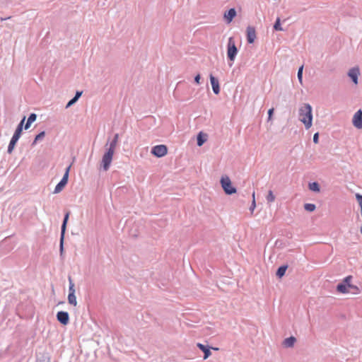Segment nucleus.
I'll return each mask as SVG.
<instances>
[{
  "mask_svg": "<svg viewBox=\"0 0 362 362\" xmlns=\"http://www.w3.org/2000/svg\"><path fill=\"white\" fill-rule=\"evenodd\" d=\"M299 119L303 122L307 129L313 124L312 107L307 103L303 104L299 109Z\"/></svg>",
  "mask_w": 362,
  "mask_h": 362,
  "instance_id": "nucleus-1",
  "label": "nucleus"
},
{
  "mask_svg": "<svg viewBox=\"0 0 362 362\" xmlns=\"http://www.w3.org/2000/svg\"><path fill=\"white\" fill-rule=\"evenodd\" d=\"M238 54V49L235 45V40L233 37L228 38L227 45V56L230 61L234 62Z\"/></svg>",
  "mask_w": 362,
  "mask_h": 362,
  "instance_id": "nucleus-2",
  "label": "nucleus"
},
{
  "mask_svg": "<svg viewBox=\"0 0 362 362\" xmlns=\"http://www.w3.org/2000/svg\"><path fill=\"white\" fill-rule=\"evenodd\" d=\"M221 184L226 194H233L236 192V189L232 185V182L228 176L221 177Z\"/></svg>",
  "mask_w": 362,
  "mask_h": 362,
  "instance_id": "nucleus-3",
  "label": "nucleus"
},
{
  "mask_svg": "<svg viewBox=\"0 0 362 362\" xmlns=\"http://www.w3.org/2000/svg\"><path fill=\"white\" fill-rule=\"evenodd\" d=\"M114 153L115 151L108 149L107 151L103 155L101 163L105 171H107L109 169L112 160Z\"/></svg>",
  "mask_w": 362,
  "mask_h": 362,
  "instance_id": "nucleus-4",
  "label": "nucleus"
},
{
  "mask_svg": "<svg viewBox=\"0 0 362 362\" xmlns=\"http://www.w3.org/2000/svg\"><path fill=\"white\" fill-rule=\"evenodd\" d=\"M168 153V148L165 145H157L152 148L151 153L158 158L165 156Z\"/></svg>",
  "mask_w": 362,
  "mask_h": 362,
  "instance_id": "nucleus-5",
  "label": "nucleus"
},
{
  "mask_svg": "<svg viewBox=\"0 0 362 362\" xmlns=\"http://www.w3.org/2000/svg\"><path fill=\"white\" fill-rule=\"evenodd\" d=\"M353 124L357 129H362V111L358 110L353 117Z\"/></svg>",
  "mask_w": 362,
  "mask_h": 362,
  "instance_id": "nucleus-6",
  "label": "nucleus"
},
{
  "mask_svg": "<svg viewBox=\"0 0 362 362\" xmlns=\"http://www.w3.org/2000/svg\"><path fill=\"white\" fill-rule=\"evenodd\" d=\"M57 320L64 325H66L69 322V316L67 312L59 311L57 314Z\"/></svg>",
  "mask_w": 362,
  "mask_h": 362,
  "instance_id": "nucleus-7",
  "label": "nucleus"
},
{
  "mask_svg": "<svg viewBox=\"0 0 362 362\" xmlns=\"http://www.w3.org/2000/svg\"><path fill=\"white\" fill-rule=\"evenodd\" d=\"M69 212H67L64 216V221L62 226V233H61V240H60V250L61 252L63 251V240L64 237V233L66 230V223L69 219Z\"/></svg>",
  "mask_w": 362,
  "mask_h": 362,
  "instance_id": "nucleus-8",
  "label": "nucleus"
},
{
  "mask_svg": "<svg viewBox=\"0 0 362 362\" xmlns=\"http://www.w3.org/2000/svg\"><path fill=\"white\" fill-rule=\"evenodd\" d=\"M360 75V70L358 67H354L349 71L348 76L351 78L352 81L357 85L358 78Z\"/></svg>",
  "mask_w": 362,
  "mask_h": 362,
  "instance_id": "nucleus-9",
  "label": "nucleus"
},
{
  "mask_svg": "<svg viewBox=\"0 0 362 362\" xmlns=\"http://www.w3.org/2000/svg\"><path fill=\"white\" fill-rule=\"evenodd\" d=\"M256 39V31L255 28L252 26H248L247 28V42L252 44L255 42Z\"/></svg>",
  "mask_w": 362,
  "mask_h": 362,
  "instance_id": "nucleus-10",
  "label": "nucleus"
},
{
  "mask_svg": "<svg viewBox=\"0 0 362 362\" xmlns=\"http://www.w3.org/2000/svg\"><path fill=\"white\" fill-rule=\"evenodd\" d=\"M210 82L212 86L213 91L215 94L218 95L220 93V86L218 80L215 78L212 74L210 75Z\"/></svg>",
  "mask_w": 362,
  "mask_h": 362,
  "instance_id": "nucleus-11",
  "label": "nucleus"
},
{
  "mask_svg": "<svg viewBox=\"0 0 362 362\" xmlns=\"http://www.w3.org/2000/svg\"><path fill=\"white\" fill-rule=\"evenodd\" d=\"M236 16V11L234 8H230L227 13H225L224 18L227 23H230Z\"/></svg>",
  "mask_w": 362,
  "mask_h": 362,
  "instance_id": "nucleus-12",
  "label": "nucleus"
},
{
  "mask_svg": "<svg viewBox=\"0 0 362 362\" xmlns=\"http://www.w3.org/2000/svg\"><path fill=\"white\" fill-rule=\"evenodd\" d=\"M197 346L199 348V349H201L204 353V359L208 358L210 356V355L211 354L210 350L208 348H206L204 345L199 343V344H197Z\"/></svg>",
  "mask_w": 362,
  "mask_h": 362,
  "instance_id": "nucleus-13",
  "label": "nucleus"
},
{
  "mask_svg": "<svg viewBox=\"0 0 362 362\" xmlns=\"http://www.w3.org/2000/svg\"><path fill=\"white\" fill-rule=\"evenodd\" d=\"M349 286L345 284H340L337 286V290L341 293H347L349 292Z\"/></svg>",
  "mask_w": 362,
  "mask_h": 362,
  "instance_id": "nucleus-14",
  "label": "nucleus"
},
{
  "mask_svg": "<svg viewBox=\"0 0 362 362\" xmlns=\"http://www.w3.org/2000/svg\"><path fill=\"white\" fill-rule=\"evenodd\" d=\"M36 115L35 113H32L27 120V122L25 125V129H28L30 127L31 124L36 120Z\"/></svg>",
  "mask_w": 362,
  "mask_h": 362,
  "instance_id": "nucleus-15",
  "label": "nucleus"
},
{
  "mask_svg": "<svg viewBox=\"0 0 362 362\" xmlns=\"http://www.w3.org/2000/svg\"><path fill=\"white\" fill-rule=\"evenodd\" d=\"M118 139H119V135L117 134H116L115 135V136H114L113 140L110 144V146H109L108 149L112 150L113 151H115L116 146H117V142H118Z\"/></svg>",
  "mask_w": 362,
  "mask_h": 362,
  "instance_id": "nucleus-16",
  "label": "nucleus"
},
{
  "mask_svg": "<svg viewBox=\"0 0 362 362\" xmlns=\"http://www.w3.org/2000/svg\"><path fill=\"white\" fill-rule=\"evenodd\" d=\"M18 140V139H15L13 137L11 138L9 145H8V153H11L13 152Z\"/></svg>",
  "mask_w": 362,
  "mask_h": 362,
  "instance_id": "nucleus-17",
  "label": "nucleus"
},
{
  "mask_svg": "<svg viewBox=\"0 0 362 362\" xmlns=\"http://www.w3.org/2000/svg\"><path fill=\"white\" fill-rule=\"evenodd\" d=\"M295 341H296L295 337H291L286 338L284 340V344L287 347H291L293 346Z\"/></svg>",
  "mask_w": 362,
  "mask_h": 362,
  "instance_id": "nucleus-18",
  "label": "nucleus"
},
{
  "mask_svg": "<svg viewBox=\"0 0 362 362\" xmlns=\"http://www.w3.org/2000/svg\"><path fill=\"white\" fill-rule=\"evenodd\" d=\"M68 302L69 304L74 305V306H76L77 305V300H76V297L75 296V294H72V293H69L68 295Z\"/></svg>",
  "mask_w": 362,
  "mask_h": 362,
  "instance_id": "nucleus-19",
  "label": "nucleus"
},
{
  "mask_svg": "<svg viewBox=\"0 0 362 362\" xmlns=\"http://www.w3.org/2000/svg\"><path fill=\"white\" fill-rule=\"evenodd\" d=\"M70 168H71V166H69L66 168V172H65L62 180L60 181V182L63 183L64 185H66L67 184Z\"/></svg>",
  "mask_w": 362,
  "mask_h": 362,
  "instance_id": "nucleus-20",
  "label": "nucleus"
},
{
  "mask_svg": "<svg viewBox=\"0 0 362 362\" xmlns=\"http://www.w3.org/2000/svg\"><path fill=\"white\" fill-rule=\"evenodd\" d=\"M286 269H287V266H281V267H280L278 269L277 272H276V275L279 278L282 277L285 274Z\"/></svg>",
  "mask_w": 362,
  "mask_h": 362,
  "instance_id": "nucleus-21",
  "label": "nucleus"
},
{
  "mask_svg": "<svg viewBox=\"0 0 362 362\" xmlns=\"http://www.w3.org/2000/svg\"><path fill=\"white\" fill-rule=\"evenodd\" d=\"M309 189L313 192H320V187L318 183L317 182H312L309 184Z\"/></svg>",
  "mask_w": 362,
  "mask_h": 362,
  "instance_id": "nucleus-22",
  "label": "nucleus"
},
{
  "mask_svg": "<svg viewBox=\"0 0 362 362\" xmlns=\"http://www.w3.org/2000/svg\"><path fill=\"white\" fill-rule=\"evenodd\" d=\"M69 293L75 294V288H74V283L73 280L69 276Z\"/></svg>",
  "mask_w": 362,
  "mask_h": 362,
  "instance_id": "nucleus-23",
  "label": "nucleus"
},
{
  "mask_svg": "<svg viewBox=\"0 0 362 362\" xmlns=\"http://www.w3.org/2000/svg\"><path fill=\"white\" fill-rule=\"evenodd\" d=\"M266 199L269 203H272V202H274L275 196L272 190H269L268 192V194H267Z\"/></svg>",
  "mask_w": 362,
  "mask_h": 362,
  "instance_id": "nucleus-24",
  "label": "nucleus"
},
{
  "mask_svg": "<svg viewBox=\"0 0 362 362\" xmlns=\"http://www.w3.org/2000/svg\"><path fill=\"white\" fill-rule=\"evenodd\" d=\"M206 139L203 138V135L202 132H200L197 136V145L199 146H201L203 145V144L205 142Z\"/></svg>",
  "mask_w": 362,
  "mask_h": 362,
  "instance_id": "nucleus-25",
  "label": "nucleus"
},
{
  "mask_svg": "<svg viewBox=\"0 0 362 362\" xmlns=\"http://www.w3.org/2000/svg\"><path fill=\"white\" fill-rule=\"evenodd\" d=\"M64 187H65V185H64L63 183L59 182L55 187L54 193H55V194L59 193L63 189V188Z\"/></svg>",
  "mask_w": 362,
  "mask_h": 362,
  "instance_id": "nucleus-26",
  "label": "nucleus"
},
{
  "mask_svg": "<svg viewBox=\"0 0 362 362\" xmlns=\"http://www.w3.org/2000/svg\"><path fill=\"white\" fill-rule=\"evenodd\" d=\"M304 208L306 211L311 212V211H315L316 207H315V205L313 204H305L304 205Z\"/></svg>",
  "mask_w": 362,
  "mask_h": 362,
  "instance_id": "nucleus-27",
  "label": "nucleus"
},
{
  "mask_svg": "<svg viewBox=\"0 0 362 362\" xmlns=\"http://www.w3.org/2000/svg\"><path fill=\"white\" fill-rule=\"evenodd\" d=\"M303 66L302 65L298 71V78L300 84H303Z\"/></svg>",
  "mask_w": 362,
  "mask_h": 362,
  "instance_id": "nucleus-28",
  "label": "nucleus"
},
{
  "mask_svg": "<svg viewBox=\"0 0 362 362\" xmlns=\"http://www.w3.org/2000/svg\"><path fill=\"white\" fill-rule=\"evenodd\" d=\"M22 129H21V127H17L16 131H15V133L13 135L12 137L15 138V139H19L20 136H21V134L22 133Z\"/></svg>",
  "mask_w": 362,
  "mask_h": 362,
  "instance_id": "nucleus-29",
  "label": "nucleus"
},
{
  "mask_svg": "<svg viewBox=\"0 0 362 362\" xmlns=\"http://www.w3.org/2000/svg\"><path fill=\"white\" fill-rule=\"evenodd\" d=\"M356 200L360 206V208H361V216H362V195L359 194H356Z\"/></svg>",
  "mask_w": 362,
  "mask_h": 362,
  "instance_id": "nucleus-30",
  "label": "nucleus"
},
{
  "mask_svg": "<svg viewBox=\"0 0 362 362\" xmlns=\"http://www.w3.org/2000/svg\"><path fill=\"white\" fill-rule=\"evenodd\" d=\"M45 134V132H40V134H38L35 138V140L33 141V144H36V142L44 138Z\"/></svg>",
  "mask_w": 362,
  "mask_h": 362,
  "instance_id": "nucleus-31",
  "label": "nucleus"
},
{
  "mask_svg": "<svg viewBox=\"0 0 362 362\" xmlns=\"http://www.w3.org/2000/svg\"><path fill=\"white\" fill-rule=\"evenodd\" d=\"M274 28L276 30H282V28L281 26V23H280V19L278 18L276 21V23L274 25Z\"/></svg>",
  "mask_w": 362,
  "mask_h": 362,
  "instance_id": "nucleus-32",
  "label": "nucleus"
},
{
  "mask_svg": "<svg viewBox=\"0 0 362 362\" xmlns=\"http://www.w3.org/2000/svg\"><path fill=\"white\" fill-rule=\"evenodd\" d=\"M351 279V276H346V277L344 279V282L346 284V285H347L349 288H352V287H353V286H352L351 284H350Z\"/></svg>",
  "mask_w": 362,
  "mask_h": 362,
  "instance_id": "nucleus-33",
  "label": "nucleus"
},
{
  "mask_svg": "<svg viewBox=\"0 0 362 362\" xmlns=\"http://www.w3.org/2000/svg\"><path fill=\"white\" fill-rule=\"evenodd\" d=\"M255 207H256V202H255V200H252V201L251 206H250V211H251V213H252V214L253 213V211H254V210H255Z\"/></svg>",
  "mask_w": 362,
  "mask_h": 362,
  "instance_id": "nucleus-34",
  "label": "nucleus"
},
{
  "mask_svg": "<svg viewBox=\"0 0 362 362\" xmlns=\"http://www.w3.org/2000/svg\"><path fill=\"white\" fill-rule=\"evenodd\" d=\"M76 98H72L66 105V107H70L76 102Z\"/></svg>",
  "mask_w": 362,
  "mask_h": 362,
  "instance_id": "nucleus-35",
  "label": "nucleus"
},
{
  "mask_svg": "<svg viewBox=\"0 0 362 362\" xmlns=\"http://www.w3.org/2000/svg\"><path fill=\"white\" fill-rule=\"evenodd\" d=\"M318 138H319V134L318 133H315L313 136V141L315 144H317L318 143Z\"/></svg>",
  "mask_w": 362,
  "mask_h": 362,
  "instance_id": "nucleus-36",
  "label": "nucleus"
},
{
  "mask_svg": "<svg viewBox=\"0 0 362 362\" xmlns=\"http://www.w3.org/2000/svg\"><path fill=\"white\" fill-rule=\"evenodd\" d=\"M200 79H201V76H200V74H197L195 77H194V81L196 82V83L199 84L200 83Z\"/></svg>",
  "mask_w": 362,
  "mask_h": 362,
  "instance_id": "nucleus-37",
  "label": "nucleus"
},
{
  "mask_svg": "<svg viewBox=\"0 0 362 362\" xmlns=\"http://www.w3.org/2000/svg\"><path fill=\"white\" fill-rule=\"evenodd\" d=\"M25 117H24L23 118V119L21 120V122H20V124L18 125V127H21V129H22V130H23V123H24V122H25Z\"/></svg>",
  "mask_w": 362,
  "mask_h": 362,
  "instance_id": "nucleus-38",
  "label": "nucleus"
},
{
  "mask_svg": "<svg viewBox=\"0 0 362 362\" xmlns=\"http://www.w3.org/2000/svg\"><path fill=\"white\" fill-rule=\"evenodd\" d=\"M273 112H274V108L269 110V111H268L269 119H270L272 118Z\"/></svg>",
  "mask_w": 362,
  "mask_h": 362,
  "instance_id": "nucleus-39",
  "label": "nucleus"
},
{
  "mask_svg": "<svg viewBox=\"0 0 362 362\" xmlns=\"http://www.w3.org/2000/svg\"><path fill=\"white\" fill-rule=\"evenodd\" d=\"M81 94H82V92H76V95L74 98H76V100H78V99L80 98Z\"/></svg>",
  "mask_w": 362,
  "mask_h": 362,
  "instance_id": "nucleus-40",
  "label": "nucleus"
},
{
  "mask_svg": "<svg viewBox=\"0 0 362 362\" xmlns=\"http://www.w3.org/2000/svg\"><path fill=\"white\" fill-rule=\"evenodd\" d=\"M252 200H255V192L252 193Z\"/></svg>",
  "mask_w": 362,
  "mask_h": 362,
  "instance_id": "nucleus-41",
  "label": "nucleus"
},
{
  "mask_svg": "<svg viewBox=\"0 0 362 362\" xmlns=\"http://www.w3.org/2000/svg\"><path fill=\"white\" fill-rule=\"evenodd\" d=\"M361 233L362 234V226L361 227Z\"/></svg>",
  "mask_w": 362,
  "mask_h": 362,
  "instance_id": "nucleus-42",
  "label": "nucleus"
}]
</instances>
